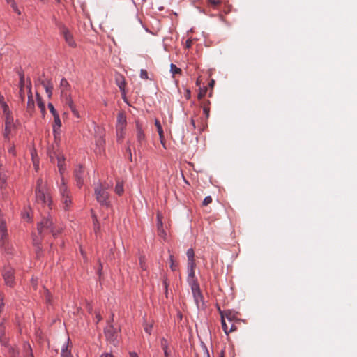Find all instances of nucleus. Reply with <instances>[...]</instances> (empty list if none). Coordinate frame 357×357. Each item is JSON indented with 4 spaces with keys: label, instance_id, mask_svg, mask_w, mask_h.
<instances>
[{
    "label": "nucleus",
    "instance_id": "nucleus-1",
    "mask_svg": "<svg viewBox=\"0 0 357 357\" xmlns=\"http://www.w3.org/2000/svg\"><path fill=\"white\" fill-rule=\"evenodd\" d=\"M35 202L41 207L47 206L50 209H52V197L48 191L47 185L43 182L41 178H38L36 181Z\"/></svg>",
    "mask_w": 357,
    "mask_h": 357
},
{
    "label": "nucleus",
    "instance_id": "nucleus-2",
    "mask_svg": "<svg viewBox=\"0 0 357 357\" xmlns=\"http://www.w3.org/2000/svg\"><path fill=\"white\" fill-rule=\"evenodd\" d=\"M37 229L38 234L41 238L43 237L45 233H51L54 238L60 234L61 229H55L52 218L49 215L43 218L40 222L38 223Z\"/></svg>",
    "mask_w": 357,
    "mask_h": 357
},
{
    "label": "nucleus",
    "instance_id": "nucleus-3",
    "mask_svg": "<svg viewBox=\"0 0 357 357\" xmlns=\"http://www.w3.org/2000/svg\"><path fill=\"white\" fill-rule=\"evenodd\" d=\"M109 187L110 185L108 183L102 185L100 182H98L94 190L97 202L101 206H105L107 208L109 207L110 206L109 193L107 192V189H109Z\"/></svg>",
    "mask_w": 357,
    "mask_h": 357
},
{
    "label": "nucleus",
    "instance_id": "nucleus-4",
    "mask_svg": "<svg viewBox=\"0 0 357 357\" xmlns=\"http://www.w3.org/2000/svg\"><path fill=\"white\" fill-rule=\"evenodd\" d=\"M135 123L137 150L140 153L141 149L146 146L147 142L146 136L144 132L146 127L144 126L139 119H136Z\"/></svg>",
    "mask_w": 357,
    "mask_h": 357
},
{
    "label": "nucleus",
    "instance_id": "nucleus-5",
    "mask_svg": "<svg viewBox=\"0 0 357 357\" xmlns=\"http://www.w3.org/2000/svg\"><path fill=\"white\" fill-rule=\"evenodd\" d=\"M14 274V268L10 266L5 267L2 271V277L5 284L10 287H13L15 284Z\"/></svg>",
    "mask_w": 357,
    "mask_h": 357
},
{
    "label": "nucleus",
    "instance_id": "nucleus-6",
    "mask_svg": "<svg viewBox=\"0 0 357 357\" xmlns=\"http://www.w3.org/2000/svg\"><path fill=\"white\" fill-rule=\"evenodd\" d=\"M107 340L114 344L117 341L119 331L112 324H108L104 330Z\"/></svg>",
    "mask_w": 357,
    "mask_h": 357
},
{
    "label": "nucleus",
    "instance_id": "nucleus-7",
    "mask_svg": "<svg viewBox=\"0 0 357 357\" xmlns=\"http://www.w3.org/2000/svg\"><path fill=\"white\" fill-rule=\"evenodd\" d=\"M115 82H116V85L119 88V90H120L121 93L122 99L123 100V101L126 103L128 104V100H127V98H126V80H125L124 77L121 74H120V73L116 74V75H115Z\"/></svg>",
    "mask_w": 357,
    "mask_h": 357
},
{
    "label": "nucleus",
    "instance_id": "nucleus-8",
    "mask_svg": "<svg viewBox=\"0 0 357 357\" xmlns=\"http://www.w3.org/2000/svg\"><path fill=\"white\" fill-rule=\"evenodd\" d=\"M73 175L77 186L81 188L84 184V170L83 166L81 165L77 166L74 170Z\"/></svg>",
    "mask_w": 357,
    "mask_h": 357
},
{
    "label": "nucleus",
    "instance_id": "nucleus-9",
    "mask_svg": "<svg viewBox=\"0 0 357 357\" xmlns=\"http://www.w3.org/2000/svg\"><path fill=\"white\" fill-rule=\"evenodd\" d=\"M192 294L194 298V301L197 307V308L204 307V296L202 293L200 287L192 289Z\"/></svg>",
    "mask_w": 357,
    "mask_h": 357
},
{
    "label": "nucleus",
    "instance_id": "nucleus-10",
    "mask_svg": "<svg viewBox=\"0 0 357 357\" xmlns=\"http://www.w3.org/2000/svg\"><path fill=\"white\" fill-rule=\"evenodd\" d=\"M59 89L61 91V98L68 97L70 95L71 86L66 78H62L60 81Z\"/></svg>",
    "mask_w": 357,
    "mask_h": 357
},
{
    "label": "nucleus",
    "instance_id": "nucleus-11",
    "mask_svg": "<svg viewBox=\"0 0 357 357\" xmlns=\"http://www.w3.org/2000/svg\"><path fill=\"white\" fill-rule=\"evenodd\" d=\"M5 130H4V137L6 139H9V135L11 132L15 128V125L13 122V116L5 117Z\"/></svg>",
    "mask_w": 357,
    "mask_h": 357
},
{
    "label": "nucleus",
    "instance_id": "nucleus-12",
    "mask_svg": "<svg viewBox=\"0 0 357 357\" xmlns=\"http://www.w3.org/2000/svg\"><path fill=\"white\" fill-rule=\"evenodd\" d=\"M61 33L63 36L65 41L68 43V45L71 47H76V43L75 42L73 35L70 33L68 28L65 26H63L61 28Z\"/></svg>",
    "mask_w": 357,
    "mask_h": 357
},
{
    "label": "nucleus",
    "instance_id": "nucleus-13",
    "mask_svg": "<svg viewBox=\"0 0 357 357\" xmlns=\"http://www.w3.org/2000/svg\"><path fill=\"white\" fill-rule=\"evenodd\" d=\"M162 214L160 212L157 213V230H158V234L161 236L164 237L166 236L165 231L163 228V224H162Z\"/></svg>",
    "mask_w": 357,
    "mask_h": 357
},
{
    "label": "nucleus",
    "instance_id": "nucleus-14",
    "mask_svg": "<svg viewBox=\"0 0 357 357\" xmlns=\"http://www.w3.org/2000/svg\"><path fill=\"white\" fill-rule=\"evenodd\" d=\"M54 117V124L53 127V133L55 137H57L60 134V128L61 127V121L59 117V114H56V116H53Z\"/></svg>",
    "mask_w": 357,
    "mask_h": 357
},
{
    "label": "nucleus",
    "instance_id": "nucleus-15",
    "mask_svg": "<svg viewBox=\"0 0 357 357\" xmlns=\"http://www.w3.org/2000/svg\"><path fill=\"white\" fill-rule=\"evenodd\" d=\"M41 85L44 87L46 93L47 94V96L49 98L52 97V90H53V84L52 83L51 80L48 79L47 81L45 80H38Z\"/></svg>",
    "mask_w": 357,
    "mask_h": 357
},
{
    "label": "nucleus",
    "instance_id": "nucleus-16",
    "mask_svg": "<svg viewBox=\"0 0 357 357\" xmlns=\"http://www.w3.org/2000/svg\"><path fill=\"white\" fill-rule=\"evenodd\" d=\"M28 89V101H27V109L29 111H31L34 109L35 103L33 98L32 91H31V83L29 81V84L27 85Z\"/></svg>",
    "mask_w": 357,
    "mask_h": 357
},
{
    "label": "nucleus",
    "instance_id": "nucleus-17",
    "mask_svg": "<svg viewBox=\"0 0 357 357\" xmlns=\"http://www.w3.org/2000/svg\"><path fill=\"white\" fill-rule=\"evenodd\" d=\"M59 193L61 195V197H66L68 195H70V191L69 190L65 181L63 176H61V183L60 184L59 187Z\"/></svg>",
    "mask_w": 357,
    "mask_h": 357
},
{
    "label": "nucleus",
    "instance_id": "nucleus-18",
    "mask_svg": "<svg viewBox=\"0 0 357 357\" xmlns=\"http://www.w3.org/2000/svg\"><path fill=\"white\" fill-rule=\"evenodd\" d=\"M127 124L126 116L123 112H120L117 115L116 128H126Z\"/></svg>",
    "mask_w": 357,
    "mask_h": 357
},
{
    "label": "nucleus",
    "instance_id": "nucleus-19",
    "mask_svg": "<svg viewBox=\"0 0 357 357\" xmlns=\"http://www.w3.org/2000/svg\"><path fill=\"white\" fill-rule=\"evenodd\" d=\"M56 158H57V167L59 168V171L61 174V176H63V174L66 170L65 158L63 155H57Z\"/></svg>",
    "mask_w": 357,
    "mask_h": 357
},
{
    "label": "nucleus",
    "instance_id": "nucleus-20",
    "mask_svg": "<svg viewBox=\"0 0 357 357\" xmlns=\"http://www.w3.org/2000/svg\"><path fill=\"white\" fill-rule=\"evenodd\" d=\"M23 356L24 357H34L32 348L30 344L27 342L23 343Z\"/></svg>",
    "mask_w": 357,
    "mask_h": 357
},
{
    "label": "nucleus",
    "instance_id": "nucleus-21",
    "mask_svg": "<svg viewBox=\"0 0 357 357\" xmlns=\"http://www.w3.org/2000/svg\"><path fill=\"white\" fill-rule=\"evenodd\" d=\"M160 345L164 351L165 357H169V342L167 340L165 337H162L160 339Z\"/></svg>",
    "mask_w": 357,
    "mask_h": 357
},
{
    "label": "nucleus",
    "instance_id": "nucleus-22",
    "mask_svg": "<svg viewBox=\"0 0 357 357\" xmlns=\"http://www.w3.org/2000/svg\"><path fill=\"white\" fill-rule=\"evenodd\" d=\"M69 340L70 339L68 338L67 342L63 345L61 348V357H73L70 350L68 349Z\"/></svg>",
    "mask_w": 357,
    "mask_h": 357
},
{
    "label": "nucleus",
    "instance_id": "nucleus-23",
    "mask_svg": "<svg viewBox=\"0 0 357 357\" xmlns=\"http://www.w3.org/2000/svg\"><path fill=\"white\" fill-rule=\"evenodd\" d=\"M187 282L188 285L190 287L191 290L200 287L197 277L187 278Z\"/></svg>",
    "mask_w": 357,
    "mask_h": 357
},
{
    "label": "nucleus",
    "instance_id": "nucleus-24",
    "mask_svg": "<svg viewBox=\"0 0 357 357\" xmlns=\"http://www.w3.org/2000/svg\"><path fill=\"white\" fill-rule=\"evenodd\" d=\"M0 343L1 344V345L9 348L8 340L7 337L5 336V334H4V332L3 330V327L1 325H0Z\"/></svg>",
    "mask_w": 357,
    "mask_h": 357
},
{
    "label": "nucleus",
    "instance_id": "nucleus-25",
    "mask_svg": "<svg viewBox=\"0 0 357 357\" xmlns=\"http://www.w3.org/2000/svg\"><path fill=\"white\" fill-rule=\"evenodd\" d=\"M61 202L63 204V208L65 210H68L72 204L71 195L61 197Z\"/></svg>",
    "mask_w": 357,
    "mask_h": 357
},
{
    "label": "nucleus",
    "instance_id": "nucleus-26",
    "mask_svg": "<svg viewBox=\"0 0 357 357\" xmlns=\"http://www.w3.org/2000/svg\"><path fill=\"white\" fill-rule=\"evenodd\" d=\"M36 100H37V105H38V107L40 109L42 114H44L45 112V103L43 102V98H41V96L39 95L38 93H36Z\"/></svg>",
    "mask_w": 357,
    "mask_h": 357
},
{
    "label": "nucleus",
    "instance_id": "nucleus-27",
    "mask_svg": "<svg viewBox=\"0 0 357 357\" xmlns=\"http://www.w3.org/2000/svg\"><path fill=\"white\" fill-rule=\"evenodd\" d=\"M218 310L220 312V316H221V323H222V328L226 335L229 334V327L226 323L225 319L224 318L223 312L218 307Z\"/></svg>",
    "mask_w": 357,
    "mask_h": 357
},
{
    "label": "nucleus",
    "instance_id": "nucleus-28",
    "mask_svg": "<svg viewBox=\"0 0 357 357\" xmlns=\"http://www.w3.org/2000/svg\"><path fill=\"white\" fill-rule=\"evenodd\" d=\"M114 190L118 195H121L124 192L123 182L117 181Z\"/></svg>",
    "mask_w": 357,
    "mask_h": 357
},
{
    "label": "nucleus",
    "instance_id": "nucleus-29",
    "mask_svg": "<svg viewBox=\"0 0 357 357\" xmlns=\"http://www.w3.org/2000/svg\"><path fill=\"white\" fill-rule=\"evenodd\" d=\"M222 312L224 314V318L225 319L226 317L229 323L232 322L233 319L235 318L234 313L231 310H226Z\"/></svg>",
    "mask_w": 357,
    "mask_h": 357
},
{
    "label": "nucleus",
    "instance_id": "nucleus-30",
    "mask_svg": "<svg viewBox=\"0 0 357 357\" xmlns=\"http://www.w3.org/2000/svg\"><path fill=\"white\" fill-rule=\"evenodd\" d=\"M0 106L3 110V115L5 116V117L12 116V113H11L7 103H2V105Z\"/></svg>",
    "mask_w": 357,
    "mask_h": 357
},
{
    "label": "nucleus",
    "instance_id": "nucleus-31",
    "mask_svg": "<svg viewBox=\"0 0 357 357\" xmlns=\"http://www.w3.org/2000/svg\"><path fill=\"white\" fill-rule=\"evenodd\" d=\"M117 141L121 142L124 137L125 128L121 129V128H116Z\"/></svg>",
    "mask_w": 357,
    "mask_h": 357
},
{
    "label": "nucleus",
    "instance_id": "nucleus-32",
    "mask_svg": "<svg viewBox=\"0 0 357 357\" xmlns=\"http://www.w3.org/2000/svg\"><path fill=\"white\" fill-rule=\"evenodd\" d=\"M62 100L65 102L66 105H67L70 107V109L75 107L72 100L71 96L63 98Z\"/></svg>",
    "mask_w": 357,
    "mask_h": 357
},
{
    "label": "nucleus",
    "instance_id": "nucleus-33",
    "mask_svg": "<svg viewBox=\"0 0 357 357\" xmlns=\"http://www.w3.org/2000/svg\"><path fill=\"white\" fill-rule=\"evenodd\" d=\"M170 72L172 73V75L174 76V75L176 74H181L182 70L180 68H178L175 64L171 63Z\"/></svg>",
    "mask_w": 357,
    "mask_h": 357
},
{
    "label": "nucleus",
    "instance_id": "nucleus-34",
    "mask_svg": "<svg viewBox=\"0 0 357 357\" xmlns=\"http://www.w3.org/2000/svg\"><path fill=\"white\" fill-rule=\"evenodd\" d=\"M170 268L172 271H176L178 268V264L174 261L173 255L169 256Z\"/></svg>",
    "mask_w": 357,
    "mask_h": 357
},
{
    "label": "nucleus",
    "instance_id": "nucleus-35",
    "mask_svg": "<svg viewBox=\"0 0 357 357\" xmlns=\"http://www.w3.org/2000/svg\"><path fill=\"white\" fill-rule=\"evenodd\" d=\"M153 329V324L152 323H144V331L149 334L151 335Z\"/></svg>",
    "mask_w": 357,
    "mask_h": 357
},
{
    "label": "nucleus",
    "instance_id": "nucleus-36",
    "mask_svg": "<svg viewBox=\"0 0 357 357\" xmlns=\"http://www.w3.org/2000/svg\"><path fill=\"white\" fill-rule=\"evenodd\" d=\"M0 232H8L6 221L3 219L2 217H0Z\"/></svg>",
    "mask_w": 357,
    "mask_h": 357
},
{
    "label": "nucleus",
    "instance_id": "nucleus-37",
    "mask_svg": "<svg viewBox=\"0 0 357 357\" xmlns=\"http://www.w3.org/2000/svg\"><path fill=\"white\" fill-rule=\"evenodd\" d=\"M186 255L188 257V260H194L195 259V252L192 248H189L187 250Z\"/></svg>",
    "mask_w": 357,
    "mask_h": 357
},
{
    "label": "nucleus",
    "instance_id": "nucleus-38",
    "mask_svg": "<svg viewBox=\"0 0 357 357\" xmlns=\"http://www.w3.org/2000/svg\"><path fill=\"white\" fill-rule=\"evenodd\" d=\"M8 352L11 357H20L19 352L16 351L14 347H9Z\"/></svg>",
    "mask_w": 357,
    "mask_h": 357
},
{
    "label": "nucleus",
    "instance_id": "nucleus-39",
    "mask_svg": "<svg viewBox=\"0 0 357 357\" xmlns=\"http://www.w3.org/2000/svg\"><path fill=\"white\" fill-rule=\"evenodd\" d=\"M155 125L157 128V131L158 132L159 136L162 137V133H163V130H162V126H161L160 121L158 119H155Z\"/></svg>",
    "mask_w": 357,
    "mask_h": 357
},
{
    "label": "nucleus",
    "instance_id": "nucleus-40",
    "mask_svg": "<svg viewBox=\"0 0 357 357\" xmlns=\"http://www.w3.org/2000/svg\"><path fill=\"white\" fill-rule=\"evenodd\" d=\"M8 238V232H0V241L2 245H4L6 242L7 241Z\"/></svg>",
    "mask_w": 357,
    "mask_h": 357
},
{
    "label": "nucleus",
    "instance_id": "nucleus-41",
    "mask_svg": "<svg viewBox=\"0 0 357 357\" xmlns=\"http://www.w3.org/2000/svg\"><path fill=\"white\" fill-rule=\"evenodd\" d=\"M196 263L195 260H188L187 270L195 269Z\"/></svg>",
    "mask_w": 357,
    "mask_h": 357
},
{
    "label": "nucleus",
    "instance_id": "nucleus-42",
    "mask_svg": "<svg viewBox=\"0 0 357 357\" xmlns=\"http://www.w3.org/2000/svg\"><path fill=\"white\" fill-rule=\"evenodd\" d=\"M20 75V82H19V86L20 89H24V75L22 73H20L19 74Z\"/></svg>",
    "mask_w": 357,
    "mask_h": 357
},
{
    "label": "nucleus",
    "instance_id": "nucleus-43",
    "mask_svg": "<svg viewBox=\"0 0 357 357\" xmlns=\"http://www.w3.org/2000/svg\"><path fill=\"white\" fill-rule=\"evenodd\" d=\"M48 108L50 109V113L52 114V116H56V114H58L59 113L57 112V111L55 109L54 105L52 104V103H48Z\"/></svg>",
    "mask_w": 357,
    "mask_h": 357
},
{
    "label": "nucleus",
    "instance_id": "nucleus-44",
    "mask_svg": "<svg viewBox=\"0 0 357 357\" xmlns=\"http://www.w3.org/2000/svg\"><path fill=\"white\" fill-rule=\"evenodd\" d=\"M44 289H45V301L47 303H50L52 301V295L50 294L48 289H45V288H44Z\"/></svg>",
    "mask_w": 357,
    "mask_h": 357
},
{
    "label": "nucleus",
    "instance_id": "nucleus-45",
    "mask_svg": "<svg viewBox=\"0 0 357 357\" xmlns=\"http://www.w3.org/2000/svg\"><path fill=\"white\" fill-rule=\"evenodd\" d=\"M201 347H202V349L204 351V355H206V357H210L208 349L206 345L205 344V343L202 342H201Z\"/></svg>",
    "mask_w": 357,
    "mask_h": 357
},
{
    "label": "nucleus",
    "instance_id": "nucleus-46",
    "mask_svg": "<svg viewBox=\"0 0 357 357\" xmlns=\"http://www.w3.org/2000/svg\"><path fill=\"white\" fill-rule=\"evenodd\" d=\"M211 202H212V197L211 196H206L202 202V205L204 206H206Z\"/></svg>",
    "mask_w": 357,
    "mask_h": 357
},
{
    "label": "nucleus",
    "instance_id": "nucleus-47",
    "mask_svg": "<svg viewBox=\"0 0 357 357\" xmlns=\"http://www.w3.org/2000/svg\"><path fill=\"white\" fill-rule=\"evenodd\" d=\"M140 77L142 79H149V76H148V73L146 70L144 69H142L140 70Z\"/></svg>",
    "mask_w": 357,
    "mask_h": 357
},
{
    "label": "nucleus",
    "instance_id": "nucleus-48",
    "mask_svg": "<svg viewBox=\"0 0 357 357\" xmlns=\"http://www.w3.org/2000/svg\"><path fill=\"white\" fill-rule=\"evenodd\" d=\"M11 8H13V11L16 13L17 15H20L21 12L19 10L17 5L16 4L15 1L13 2L11 4H10Z\"/></svg>",
    "mask_w": 357,
    "mask_h": 357
},
{
    "label": "nucleus",
    "instance_id": "nucleus-49",
    "mask_svg": "<svg viewBox=\"0 0 357 357\" xmlns=\"http://www.w3.org/2000/svg\"><path fill=\"white\" fill-rule=\"evenodd\" d=\"M203 112L204 114L206 115V119L209 116V112H210V107L208 105H204L203 107Z\"/></svg>",
    "mask_w": 357,
    "mask_h": 357
},
{
    "label": "nucleus",
    "instance_id": "nucleus-50",
    "mask_svg": "<svg viewBox=\"0 0 357 357\" xmlns=\"http://www.w3.org/2000/svg\"><path fill=\"white\" fill-rule=\"evenodd\" d=\"M6 175L5 174H1L0 173V183H1V187L2 188V186L3 185L6 184Z\"/></svg>",
    "mask_w": 357,
    "mask_h": 357
},
{
    "label": "nucleus",
    "instance_id": "nucleus-51",
    "mask_svg": "<svg viewBox=\"0 0 357 357\" xmlns=\"http://www.w3.org/2000/svg\"><path fill=\"white\" fill-rule=\"evenodd\" d=\"M162 284H163V286H164V288H165L166 296L167 297V291H168L169 284L167 282V278L164 279V280L162 282Z\"/></svg>",
    "mask_w": 357,
    "mask_h": 357
},
{
    "label": "nucleus",
    "instance_id": "nucleus-52",
    "mask_svg": "<svg viewBox=\"0 0 357 357\" xmlns=\"http://www.w3.org/2000/svg\"><path fill=\"white\" fill-rule=\"evenodd\" d=\"M208 2L214 8L220 3V0H209Z\"/></svg>",
    "mask_w": 357,
    "mask_h": 357
},
{
    "label": "nucleus",
    "instance_id": "nucleus-53",
    "mask_svg": "<svg viewBox=\"0 0 357 357\" xmlns=\"http://www.w3.org/2000/svg\"><path fill=\"white\" fill-rule=\"evenodd\" d=\"M187 271H188V276H187V278H194V277H196L195 269L187 270Z\"/></svg>",
    "mask_w": 357,
    "mask_h": 357
},
{
    "label": "nucleus",
    "instance_id": "nucleus-54",
    "mask_svg": "<svg viewBox=\"0 0 357 357\" xmlns=\"http://www.w3.org/2000/svg\"><path fill=\"white\" fill-rule=\"evenodd\" d=\"M206 91H207V89H200V91H199V94H198V98H199V99L202 98L205 96V94H206Z\"/></svg>",
    "mask_w": 357,
    "mask_h": 357
},
{
    "label": "nucleus",
    "instance_id": "nucleus-55",
    "mask_svg": "<svg viewBox=\"0 0 357 357\" xmlns=\"http://www.w3.org/2000/svg\"><path fill=\"white\" fill-rule=\"evenodd\" d=\"M33 241L34 245L37 246L38 250H40V249H41L40 247V240L38 239L37 238H33Z\"/></svg>",
    "mask_w": 357,
    "mask_h": 357
},
{
    "label": "nucleus",
    "instance_id": "nucleus-56",
    "mask_svg": "<svg viewBox=\"0 0 357 357\" xmlns=\"http://www.w3.org/2000/svg\"><path fill=\"white\" fill-rule=\"evenodd\" d=\"M70 110H71L72 113L73 114V115L75 117H77V118H79L80 117L79 113L77 110L76 107H75L74 108L71 109Z\"/></svg>",
    "mask_w": 357,
    "mask_h": 357
},
{
    "label": "nucleus",
    "instance_id": "nucleus-57",
    "mask_svg": "<svg viewBox=\"0 0 357 357\" xmlns=\"http://www.w3.org/2000/svg\"><path fill=\"white\" fill-rule=\"evenodd\" d=\"M126 152L128 153L130 160L132 161V153H131L130 142H128V147L126 149Z\"/></svg>",
    "mask_w": 357,
    "mask_h": 357
},
{
    "label": "nucleus",
    "instance_id": "nucleus-58",
    "mask_svg": "<svg viewBox=\"0 0 357 357\" xmlns=\"http://www.w3.org/2000/svg\"><path fill=\"white\" fill-rule=\"evenodd\" d=\"M19 95H20V98L22 102L24 101L25 94H24V89H20Z\"/></svg>",
    "mask_w": 357,
    "mask_h": 357
},
{
    "label": "nucleus",
    "instance_id": "nucleus-59",
    "mask_svg": "<svg viewBox=\"0 0 357 357\" xmlns=\"http://www.w3.org/2000/svg\"><path fill=\"white\" fill-rule=\"evenodd\" d=\"M230 324H231V326H230V328H229V333L232 331H235L237 329V327L235 326V324L234 323L231 322Z\"/></svg>",
    "mask_w": 357,
    "mask_h": 357
},
{
    "label": "nucleus",
    "instance_id": "nucleus-60",
    "mask_svg": "<svg viewBox=\"0 0 357 357\" xmlns=\"http://www.w3.org/2000/svg\"><path fill=\"white\" fill-rule=\"evenodd\" d=\"M160 137V143L163 146V147L165 149H166L165 147V137H164V133H162V137L161 136H159Z\"/></svg>",
    "mask_w": 357,
    "mask_h": 357
},
{
    "label": "nucleus",
    "instance_id": "nucleus-61",
    "mask_svg": "<svg viewBox=\"0 0 357 357\" xmlns=\"http://www.w3.org/2000/svg\"><path fill=\"white\" fill-rule=\"evenodd\" d=\"M192 40H190V39H188V40L185 41V47H186V48H190V47H191V46H192Z\"/></svg>",
    "mask_w": 357,
    "mask_h": 357
},
{
    "label": "nucleus",
    "instance_id": "nucleus-62",
    "mask_svg": "<svg viewBox=\"0 0 357 357\" xmlns=\"http://www.w3.org/2000/svg\"><path fill=\"white\" fill-rule=\"evenodd\" d=\"M139 263H140V266H141L142 268L144 269V270H146V266H145V264L144 263V258L141 257L139 259Z\"/></svg>",
    "mask_w": 357,
    "mask_h": 357
},
{
    "label": "nucleus",
    "instance_id": "nucleus-63",
    "mask_svg": "<svg viewBox=\"0 0 357 357\" xmlns=\"http://www.w3.org/2000/svg\"><path fill=\"white\" fill-rule=\"evenodd\" d=\"M96 319L97 320V323L102 320V317L99 312H96Z\"/></svg>",
    "mask_w": 357,
    "mask_h": 357
},
{
    "label": "nucleus",
    "instance_id": "nucleus-64",
    "mask_svg": "<svg viewBox=\"0 0 357 357\" xmlns=\"http://www.w3.org/2000/svg\"><path fill=\"white\" fill-rule=\"evenodd\" d=\"M100 357H114V356L111 353H105L102 354Z\"/></svg>",
    "mask_w": 357,
    "mask_h": 357
}]
</instances>
